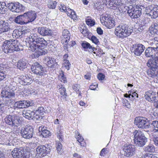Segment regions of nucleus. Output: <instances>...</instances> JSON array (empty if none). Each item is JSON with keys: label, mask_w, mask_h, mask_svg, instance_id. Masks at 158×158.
<instances>
[{"label": "nucleus", "mask_w": 158, "mask_h": 158, "mask_svg": "<svg viewBox=\"0 0 158 158\" xmlns=\"http://www.w3.org/2000/svg\"><path fill=\"white\" fill-rule=\"evenodd\" d=\"M29 44V50L34 52L36 57L46 54L47 50L44 49L47 45V41L44 39L39 37L36 34H31L28 37Z\"/></svg>", "instance_id": "1"}, {"label": "nucleus", "mask_w": 158, "mask_h": 158, "mask_svg": "<svg viewBox=\"0 0 158 158\" xmlns=\"http://www.w3.org/2000/svg\"><path fill=\"white\" fill-rule=\"evenodd\" d=\"M16 85V82H11L10 83L7 81L5 82L2 90L1 96L10 98L14 97L15 95L14 91L17 88Z\"/></svg>", "instance_id": "2"}, {"label": "nucleus", "mask_w": 158, "mask_h": 158, "mask_svg": "<svg viewBox=\"0 0 158 158\" xmlns=\"http://www.w3.org/2000/svg\"><path fill=\"white\" fill-rule=\"evenodd\" d=\"M19 43L16 40L10 39L5 41L3 44L2 48L3 51L6 53H11L14 51L20 50L19 45Z\"/></svg>", "instance_id": "3"}, {"label": "nucleus", "mask_w": 158, "mask_h": 158, "mask_svg": "<svg viewBox=\"0 0 158 158\" xmlns=\"http://www.w3.org/2000/svg\"><path fill=\"white\" fill-rule=\"evenodd\" d=\"M132 31L127 24H122L116 28L114 33L118 38L123 39L130 35Z\"/></svg>", "instance_id": "4"}, {"label": "nucleus", "mask_w": 158, "mask_h": 158, "mask_svg": "<svg viewBox=\"0 0 158 158\" xmlns=\"http://www.w3.org/2000/svg\"><path fill=\"white\" fill-rule=\"evenodd\" d=\"M133 134L134 142L136 146L142 147L145 144L147 141V139L142 131L135 130Z\"/></svg>", "instance_id": "5"}, {"label": "nucleus", "mask_w": 158, "mask_h": 158, "mask_svg": "<svg viewBox=\"0 0 158 158\" xmlns=\"http://www.w3.org/2000/svg\"><path fill=\"white\" fill-rule=\"evenodd\" d=\"M6 123L11 127H18L21 123L20 118L16 115H8L5 118Z\"/></svg>", "instance_id": "6"}, {"label": "nucleus", "mask_w": 158, "mask_h": 158, "mask_svg": "<svg viewBox=\"0 0 158 158\" xmlns=\"http://www.w3.org/2000/svg\"><path fill=\"white\" fill-rule=\"evenodd\" d=\"M33 132L32 127L28 125L22 127L20 131L21 136L24 138L28 139L32 138Z\"/></svg>", "instance_id": "7"}, {"label": "nucleus", "mask_w": 158, "mask_h": 158, "mask_svg": "<svg viewBox=\"0 0 158 158\" xmlns=\"http://www.w3.org/2000/svg\"><path fill=\"white\" fill-rule=\"evenodd\" d=\"M146 14L149 15L151 18L155 19L158 17V6L157 5H150L145 7Z\"/></svg>", "instance_id": "8"}, {"label": "nucleus", "mask_w": 158, "mask_h": 158, "mask_svg": "<svg viewBox=\"0 0 158 158\" xmlns=\"http://www.w3.org/2000/svg\"><path fill=\"white\" fill-rule=\"evenodd\" d=\"M32 72L39 76H43L46 74L44 68L38 62L34 63L31 66Z\"/></svg>", "instance_id": "9"}, {"label": "nucleus", "mask_w": 158, "mask_h": 158, "mask_svg": "<svg viewBox=\"0 0 158 158\" xmlns=\"http://www.w3.org/2000/svg\"><path fill=\"white\" fill-rule=\"evenodd\" d=\"M123 154L126 156H132L135 153V149L134 145L125 144L123 147Z\"/></svg>", "instance_id": "10"}, {"label": "nucleus", "mask_w": 158, "mask_h": 158, "mask_svg": "<svg viewBox=\"0 0 158 158\" xmlns=\"http://www.w3.org/2000/svg\"><path fill=\"white\" fill-rule=\"evenodd\" d=\"M102 20L104 21L105 26L109 29L112 28L115 26V21L112 19V16L109 14H106L102 18Z\"/></svg>", "instance_id": "11"}, {"label": "nucleus", "mask_w": 158, "mask_h": 158, "mask_svg": "<svg viewBox=\"0 0 158 158\" xmlns=\"http://www.w3.org/2000/svg\"><path fill=\"white\" fill-rule=\"evenodd\" d=\"M145 49V46L142 44H136L132 45L131 51L135 55L139 56L143 52Z\"/></svg>", "instance_id": "12"}, {"label": "nucleus", "mask_w": 158, "mask_h": 158, "mask_svg": "<svg viewBox=\"0 0 158 158\" xmlns=\"http://www.w3.org/2000/svg\"><path fill=\"white\" fill-rule=\"evenodd\" d=\"M7 7L12 11L17 13L22 11L23 8L22 5L18 2L8 3L7 4Z\"/></svg>", "instance_id": "13"}, {"label": "nucleus", "mask_w": 158, "mask_h": 158, "mask_svg": "<svg viewBox=\"0 0 158 158\" xmlns=\"http://www.w3.org/2000/svg\"><path fill=\"white\" fill-rule=\"evenodd\" d=\"M50 149L44 145L39 146L36 148L37 154L40 157H43L46 155L49 152Z\"/></svg>", "instance_id": "14"}, {"label": "nucleus", "mask_w": 158, "mask_h": 158, "mask_svg": "<svg viewBox=\"0 0 158 158\" xmlns=\"http://www.w3.org/2000/svg\"><path fill=\"white\" fill-rule=\"evenodd\" d=\"M146 123L145 118L142 117H136L134 120V123L139 128H145Z\"/></svg>", "instance_id": "15"}, {"label": "nucleus", "mask_w": 158, "mask_h": 158, "mask_svg": "<svg viewBox=\"0 0 158 158\" xmlns=\"http://www.w3.org/2000/svg\"><path fill=\"white\" fill-rule=\"evenodd\" d=\"M25 13L22 15L18 16L14 19V21L16 23L23 25L28 23L26 17Z\"/></svg>", "instance_id": "16"}, {"label": "nucleus", "mask_w": 158, "mask_h": 158, "mask_svg": "<svg viewBox=\"0 0 158 158\" xmlns=\"http://www.w3.org/2000/svg\"><path fill=\"white\" fill-rule=\"evenodd\" d=\"M145 10V7L142 5H137L135 6V10L134 14L131 17L132 19L137 18L140 17L141 14V10Z\"/></svg>", "instance_id": "17"}, {"label": "nucleus", "mask_w": 158, "mask_h": 158, "mask_svg": "<svg viewBox=\"0 0 158 158\" xmlns=\"http://www.w3.org/2000/svg\"><path fill=\"white\" fill-rule=\"evenodd\" d=\"M6 67V65L0 64V82L6 80L7 76Z\"/></svg>", "instance_id": "18"}, {"label": "nucleus", "mask_w": 158, "mask_h": 158, "mask_svg": "<svg viewBox=\"0 0 158 158\" xmlns=\"http://www.w3.org/2000/svg\"><path fill=\"white\" fill-rule=\"evenodd\" d=\"M44 60L45 64L49 67L53 68L57 65L56 60L54 58L46 56L44 57Z\"/></svg>", "instance_id": "19"}, {"label": "nucleus", "mask_w": 158, "mask_h": 158, "mask_svg": "<svg viewBox=\"0 0 158 158\" xmlns=\"http://www.w3.org/2000/svg\"><path fill=\"white\" fill-rule=\"evenodd\" d=\"M37 31L40 35L43 36L51 35L52 34V31L45 27H39Z\"/></svg>", "instance_id": "20"}, {"label": "nucleus", "mask_w": 158, "mask_h": 158, "mask_svg": "<svg viewBox=\"0 0 158 158\" xmlns=\"http://www.w3.org/2000/svg\"><path fill=\"white\" fill-rule=\"evenodd\" d=\"M145 99L149 102H153L156 98L155 93L150 90L147 92L145 94Z\"/></svg>", "instance_id": "21"}, {"label": "nucleus", "mask_w": 158, "mask_h": 158, "mask_svg": "<svg viewBox=\"0 0 158 158\" xmlns=\"http://www.w3.org/2000/svg\"><path fill=\"white\" fill-rule=\"evenodd\" d=\"M11 155L14 158H23L24 157L23 152L17 148H14L12 151Z\"/></svg>", "instance_id": "22"}, {"label": "nucleus", "mask_w": 158, "mask_h": 158, "mask_svg": "<svg viewBox=\"0 0 158 158\" xmlns=\"http://www.w3.org/2000/svg\"><path fill=\"white\" fill-rule=\"evenodd\" d=\"M10 29L8 23L5 21H0V34L7 31Z\"/></svg>", "instance_id": "23"}, {"label": "nucleus", "mask_w": 158, "mask_h": 158, "mask_svg": "<svg viewBox=\"0 0 158 158\" xmlns=\"http://www.w3.org/2000/svg\"><path fill=\"white\" fill-rule=\"evenodd\" d=\"M148 67L158 69V58L152 60H149L147 63Z\"/></svg>", "instance_id": "24"}, {"label": "nucleus", "mask_w": 158, "mask_h": 158, "mask_svg": "<svg viewBox=\"0 0 158 158\" xmlns=\"http://www.w3.org/2000/svg\"><path fill=\"white\" fill-rule=\"evenodd\" d=\"M27 61L24 59L20 60L17 63V67L18 69L21 70L27 68Z\"/></svg>", "instance_id": "25"}, {"label": "nucleus", "mask_w": 158, "mask_h": 158, "mask_svg": "<svg viewBox=\"0 0 158 158\" xmlns=\"http://www.w3.org/2000/svg\"><path fill=\"white\" fill-rule=\"evenodd\" d=\"M3 101L2 103L0 104V108L2 109H0V111H3L4 110L3 107L4 106H7L10 104L11 102V100L10 98L6 97H3Z\"/></svg>", "instance_id": "26"}, {"label": "nucleus", "mask_w": 158, "mask_h": 158, "mask_svg": "<svg viewBox=\"0 0 158 158\" xmlns=\"http://www.w3.org/2000/svg\"><path fill=\"white\" fill-rule=\"evenodd\" d=\"M26 17L27 20V22H31L34 21L36 17V14L33 11L25 13Z\"/></svg>", "instance_id": "27"}, {"label": "nucleus", "mask_w": 158, "mask_h": 158, "mask_svg": "<svg viewBox=\"0 0 158 158\" xmlns=\"http://www.w3.org/2000/svg\"><path fill=\"white\" fill-rule=\"evenodd\" d=\"M149 31L152 35H154L158 33V22H155L149 28Z\"/></svg>", "instance_id": "28"}, {"label": "nucleus", "mask_w": 158, "mask_h": 158, "mask_svg": "<svg viewBox=\"0 0 158 158\" xmlns=\"http://www.w3.org/2000/svg\"><path fill=\"white\" fill-rule=\"evenodd\" d=\"M62 41L65 43L68 44L70 39V34L69 31L67 30H64L63 32Z\"/></svg>", "instance_id": "29"}, {"label": "nucleus", "mask_w": 158, "mask_h": 158, "mask_svg": "<svg viewBox=\"0 0 158 158\" xmlns=\"http://www.w3.org/2000/svg\"><path fill=\"white\" fill-rule=\"evenodd\" d=\"M23 115L26 118L29 120L32 119L33 118V115L34 114V111L30 110H24L23 112Z\"/></svg>", "instance_id": "30"}, {"label": "nucleus", "mask_w": 158, "mask_h": 158, "mask_svg": "<svg viewBox=\"0 0 158 158\" xmlns=\"http://www.w3.org/2000/svg\"><path fill=\"white\" fill-rule=\"evenodd\" d=\"M156 52L155 49L148 47L145 51V55L147 57H151L154 56V53Z\"/></svg>", "instance_id": "31"}, {"label": "nucleus", "mask_w": 158, "mask_h": 158, "mask_svg": "<svg viewBox=\"0 0 158 158\" xmlns=\"http://www.w3.org/2000/svg\"><path fill=\"white\" fill-rule=\"evenodd\" d=\"M81 46L84 49H89V51L90 52H93L95 49L94 47H92L86 41H84L81 44Z\"/></svg>", "instance_id": "32"}, {"label": "nucleus", "mask_w": 158, "mask_h": 158, "mask_svg": "<svg viewBox=\"0 0 158 158\" xmlns=\"http://www.w3.org/2000/svg\"><path fill=\"white\" fill-rule=\"evenodd\" d=\"M126 9L127 10V13L128 15L131 17L132 15V14H134L135 10V6H134L131 5L129 6H126L125 7Z\"/></svg>", "instance_id": "33"}, {"label": "nucleus", "mask_w": 158, "mask_h": 158, "mask_svg": "<svg viewBox=\"0 0 158 158\" xmlns=\"http://www.w3.org/2000/svg\"><path fill=\"white\" fill-rule=\"evenodd\" d=\"M12 36L16 38H18L19 37L22 38L21 29H15L14 30L12 33Z\"/></svg>", "instance_id": "34"}, {"label": "nucleus", "mask_w": 158, "mask_h": 158, "mask_svg": "<svg viewBox=\"0 0 158 158\" xmlns=\"http://www.w3.org/2000/svg\"><path fill=\"white\" fill-rule=\"evenodd\" d=\"M0 142L1 143L4 144L6 145H11V142L9 139L6 138V137L4 135H2L0 137Z\"/></svg>", "instance_id": "35"}, {"label": "nucleus", "mask_w": 158, "mask_h": 158, "mask_svg": "<svg viewBox=\"0 0 158 158\" xmlns=\"http://www.w3.org/2000/svg\"><path fill=\"white\" fill-rule=\"evenodd\" d=\"M157 69L155 68H151L148 71V76L153 78L155 77Z\"/></svg>", "instance_id": "36"}, {"label": "nucleus", "mask_w": 158, "mask_h": 158, "mask_svg": "<svg viewBox=\"0 0 158 158\" xmlns=\"http://www.w3.org/2000/svg\"><path fill=\"white\" fill-rule=\"evenodd\" d=\"M23 79L24 83L23 84L24 85H29L33 81L32 78L31 77H29L27 75L23 77Z\"/></svg>", "instance_id": "37"}, {"label": "nucleus", "mask_w": 158, "mask_h": 158, "mask_svg": "<svg viewBox=\"0 0 158 158\" xmlns=\"http://www.w3.org/2000/svg\"><path fill=\"white\" fill-rule=\"evenodd\" d=\"M144 151L146 152H153L155 151V149L153 145H149L143 148Z\"/></svg>", "instance_id": "38"}, {"label": "nucleus", "mask_w": 158, "mask_h": 158, "mask_svg": "<svg viewBox=\"0 0 158 158\" xmlns=\"http://www.w3.org/2000/svg\"><path fill=\"white\" fill-rule=\"evenodd\" d=\"M14 107L17 108H25L23 101H20L16 102L14 104Z\"/></svg>", "instance_id": "39"}, {"label": "nucleus", "mask_w": 158, "mask_h": 158, "mask_svg": "<svg viewBox=\"0 0 158 158\" xmlns=\"http://www.w3.org/2000/svg\"><path fill=\"white\" fill-rule=\"evenodd\" d=\"M6 7V3L4 2H0V13H5Z\"/></svg>", "instance_id": "40"}, {"label": "nucleus", "mask_w": 158, "mask_h": 158, "mask_svg": "<svg viewBox=\"0 0 158 158\" xmlns=\"http://www.w3.org/2000/svg\"><path fill=\"white\" fill-rule=\"evenodd\" d=\"M22 37L24 36H27L30 34V30L28 29H22Z\"/></svg>", "instance_id": "41"}, {"label": "nucleus", "mask_w": 158, "mask_h": 158, "mask_svg": "<svg viewBox=\"0 0 158 158\" xmlns=\"http://www.w3.org/2000/svg\"><path fill=\"white\" fill-rule=\"evenodd\" d=\"M38 112H35V111H34V114L32 116L33 118L32 119L34 120L35 119L37 120H40L43 118V116L40 115V114H38Z\"/></svg>", "instance_id": "42"}, {"label": "nucleus", "mask_w": 158, "mask_h": 158, "mask_svg": "<svg viewBox=\"0 0 158 158\" xmlns=\"http://www.w3.org/2000/svg\"><path fill=\"white\" fill-rule=\"evenodd\" d=\"M57 2L56 1H50L48 2V6L50 9H54L56 7Z\"/></svg>", "instance_id": "43"}, {"label": "nucleus", "mask_w": 158, "mask_h": 158, "mask_svg": "<svg viewBox=\"0 0 158 158\" xmlns=\"http://www.w3.org/2000/svg\"><path fill=\"white\" fill-rule=\"evenodd\" d=\"M45 110L42 107H39L38 109L36 110L35 112H38V114H40V115L42 116L44 115V113L45 112Z\"/></svg>", "instance_id": "44"}, {"label": "nucleus", "mask_w": 158, "mask_h": 158, "mask_svg": "<svg viewBox=\"0 0 158 158\" xmlns=\"http://www.w3.org/2000/svg\"><path fill=\"white\" fill-rule=\"evenodd\" d=\"M61 73H60L59 77H60V81L61 82H63L64 83H66L67 82V79L66 77L64 75V72L61 71Z\"/></svg>", "instance_id": "45"}, {"label": "nucleus", "mask_w": 158, "mask_h": 158, "mask_svg": "<svg viewBox=\"0 0 158 158\" xmlns=\"http://www.w3.org/2000/svg\"><path fill=\"white\" fill-rule=\"evenodd\" d=\"M62 147L61 143L59 142L56 143V149L58 152L59 154H61L62 152V150H61Z\"/></svg>", "instance_id": "46"}, {"label": "nucleus", "mask_w": 158, "mask_h": 158, "mask_svg": "<svg viewBox=\"0 0 158 158\" xmlns=\"http://www.w3.org/2000/svg\"><path fill=\"white\" fill-rule=\"evenodd\" d=\"M151 125L155 130L156 131H158V121H155L152 122Z\"/></svg>", "instance_id": "47"}, {"label": "nucleus", "mask_w": 158, "mask_h": 158, "mask_svg": "<svg viewBox=\"0 0 158 158\" xmlns=\"http://www.w3.org/2000/svg\"><path fill=\"white\" fill-rule=\"evenodd\" d=\"M76 137L77 139V141L79 143H81L82 142L83 140V138L79 134L78 132H77L76 133Z\"/></svg>", "instance_id": "48"}, {"label": "nucleus", "mask_w": 158, "mask_h": 158, "mask_svg": "<svg viewBox=\"0 0 158 158\" xmlns=\"http://www.w3.org/2000/svg\"><path fill=\"white\" fill-rule=\"evenodd\" d=\"M41 134L43 137L45 138L48 137L51 135V133L50 131L47 130L43 131Z\"/></svg>", "instance_id": "49"}, {"label": "nucleus", "mask_w": 158, "mask_h": 158, "mask_svg": "<svg viewBox=\"0 0 158 158\" xmlns=\"http://www.w3.org/2000/svg\"><path fill=\"white\" fill-rule=\"evenodd\" d=\"M66 90L65 88L63 87V88L59 90V92L60 94L62 96L64 97V98H65V96H66Z\"/></svg>", "instance_id": "50"}, {"label": "nucleus", "mask_w": 158, "mask_h": 158, "mask_svg": "<svg viewBox=\"0 0 158 158\" xmlns=\"http://www.w3.org/2000/svg\"><path fill=\"white\" fill-rule=\"evenodd\" d=\"M86 24L89 25L90 26H93L95 24V22L90 19H87L86 21Z\"/></svg>", "instance_id": "51"}, {"label": "nucleus", "mask_w": 158, "mask_h": 158, "mask_svg": "<svg viewBox=\"0 0 158 158\" xmlns=\"http://www.w3.org/2000/svg\"><path fill=\"white\" fill-rule=\"evenodd\" d=\"M70 65L69 60H64V66L67 70H69Z\"/></svg>", "instance_id": "52"}, {"label": "nucleus", "mask_w": 158, "mask_h": 158, "mask_svg": "<svg viewBox=\"0 0 158 158\" xmlns=\"http://www.w3.org/2000/svg\"><path fill=\"white\" fill-rule=\"evenodd\" d=\"M23 102L25 106V108L31 106L32 105V103H31L29 101H23Z\"/></svg>", "instance_id": "53"}, {"label": "nucleus", "mask_w": 158, "mask_h": 158, "mask_svg": "<svg viewBox=\"0 0 158 158\" xmlns=\"http://www.w3.org/2000/svg\"><path fill=\"white\" fill-rule=\"evenodd\" d=\"M97 77L99 80H102L105 78V76L102 73H100L98 75Z\"/></svg>", "instance_id": "54"}, {"label": "nucleus", "mask_w": 158, "mask_h": 158, "mask_svg": "<svg viewBox=\"0 0 158 158\" xmlns=\"http://www.w3.org/2000/svg\"><path fill=\"white\" fill-rule=\"evenodd\" d=\"M91 40L93 42L96 44H98L99 42L98 39L94 36H93L91 37Z\"/></svg>", "instance_id": "55"}, {"label": "nucleus", "mask_w": 158, "mask_h": 158, "mask_svg": "<svg viewBox=\"0 0 158 158\" xmlns=\"http://www.w3.org/2000/svg\"><path fill=\"white\" fill-rule=\"evenodd\" d=\"M119 5L118 3H116L110 6L109 8L111 9L115 10L118 7Z\"/></svg>", "instance_id": "56"}, {"label": "nucleus", "mask_w": 158, "mask_h": 158, "mask_svg": "<svg viewBox=\"0 0 158 158\" xmlns=\"http://www.w3.org/2000/svg\"><path fill=\"white\" fill-rule=\"evenodd\" d=\"M57 137L59 138L60 141H62L63 140V136L62 135V133H61V132L60 131L59 132H58L57 133Z\"/></svg>", "instance_id": "57"}, {"label": "nucleus", "mask_w": 158, "mask_h": 158, "mask_svg": "<svg viewBox=\"0 0 158 158\" xmlns=\"http://www.w3.org/2000/svg\"><path fill=\"white\" fill-rule=\"evenodd\" d=\"M157 39V38H154V39H152L150 42V44L152 46L151 47H149L150 48H153L154 49H155V45L154 44V43H155V39Z\"/></svg>", "instance_id": "58"}, {"label": "nucleus", "mask_w": 158, "mask_h": 158, "mask_svg": "<svg viewBox=\"0 0 158 158\" xmlns=\"http://www.w3.org/2000/svg\"><path fill=\"white\" fill-rule=\"evenodd\" d=\"M99 3H96L94 4V10H98L100 11L101 9V7L100 6V4H98Z\"/></svg>", "instance_id": "59"}, {"label": "nucleus", "mask_w": 158, "mask_h": 158, "mask_svg": "<svg viewBox=\"0 0 158 158\" xmlns=\"http://www.w3.org/2000/svg\"><path fill=\"white\" fill-rule=\"evenodd\" d=\"M69 17L73 19H76L77 18V15H76L75 12L73 11L72 12L71 14V16H70Z\"/></svg>", "instance_id": "60"}, {"label": "nucleus", "mask_w": 158, "mask_h": 158, "mask_svg": "<svg viewBox=\"0 0 158 158\" xmlns=\"http://www.w3.org/2000/svg\"><path fill=\"white\" fill-rule=\"evenodd\" d=\"M81 33L85 36H87L89 34V32L87 30L83 29L81 32Z\"/></svg>", "instance_id": "61"}, {"label": "nucleus", "mask_w": 158, "mask_h": 158, "mask_svg": "<svg viewBox=\"0 0 158 158\" xmlns=\"http://www.w3.org/2000/svg\"><path fill=\"white\" fill-rule=\"evenodd\" d=\"M116 3H118V2L116 0H110L108 5L110 6Z\"/></svg>", "instance_id": "62"}, {"label": "nucleus", "mask_w": 158, "mask_h": 158, "mask_svg": "<svg viewBox=\"0 0 158 158\" xmlns=\"http://www.w3.org/2000/svg\"><path fill=\"white\" fill-rule=\"evenodd\" d=\"M97 31L98 33L100 35H102L103 33V31L100 27L97 28Z\"/></svg>", "instance_id": "63"}, {"label": "nucleus", "mask_w": 158, "mask_h": 158, "mask_svg": "<svg viewBox=\"0 0 158 158\" xmlns=\"http://www.w3.org/2000/svg\"><path fill=\"white\" fill-rule=\"evenodd\" d=\"M151 156V154L145 153L142 156V158H150V156Z\"/></svg>", "instance_id": "64"}]
</instances>
